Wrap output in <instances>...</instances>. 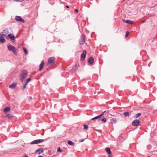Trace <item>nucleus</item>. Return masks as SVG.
<instances>
[{
  "label": "nucleus",
  "mask_w": 157,
  "mask_h": 157,
  "mask_svg": "<svg viewBox=\"0 0 157 157\" xmlns=\"http://www.w3.org/2000/svg\"><path fill=\"white\" fill-rule=\"evenodd\" d=\"M145 22V21H142V22Z\"/></svg>",
  "instance_id": "de8ad7c7"
},
{
  "label": "nucleus",
  "mask_w": 157,
  "mask_h": 157,
  "mask_svg": "<svg viewBox=\"0 0 157 157\" xmlns=\"http://www.w3.org/2000/svg\"><path fill=\"white\" fill-rule=\"evenodd\" d=\"M83 126H84V128L85 130H87L88 128V126L86 124H84Z\"/></svg>",
  "instance_id": "bb28decb"
},
{
  "label": "nucleus",
  "mask_w": 157,
  "mask_h": 157,
  "mask_svg": "<svg viewBox=\"0 0 157 157\" xmlns=\"http://www.w3.org/2000/svg\"><path fill=\"white\" fill-rule=\"evenodd\" d=\"M68 144L71 146H73L74 145V143L72 141L69 140L67 142Z\"/></svg>",
  "instance_id": "a211bd4d"
},
{
  "label": "nucleus",
  "mask_w": 157,
  "mask_h": 157,
  "mask_svg": "<svg viewBox=\"0 0 157 157\" xmlns=\"http://www.w3.org/2000/svg\"><path fill=\"white\" fill-rule=\"evenodd\" d=\"M23 1V0L22 1Z\"/></svg>",
  "instance_id": "49530a36"
},
{
  "label": "nucleus",
  "mask_w": 157,
  "mask_h": 157,
  "mask_svg": "<svg viewBox=\"0 0 157 157\" xmlns=\"http://www.w3.org/2000/svg\"><path fill=\"white\" fill-rule=\"evenodd\" d=\"M123 114L125 116H128L129 115V113L128 112H125Z\"/></svg>",
  "instance_id": "b1692460"
},
{
  "label": "nucleus",
  "mask_w": 157,
  "mask_h": 157,
  "mask_svg": "<svg viewBox=\"0 0 157 157\" xmlns=\"http://www.w3.org/2000/svg\"><path fill=\"white\" fill-rule=\"evenodd\" d=\"M101 120L104 122H106V119L105 118H103Z\"/></svg>",
  "instance_id": "7c9ffc66"
},
{
  "label": "nucleus",
  "mask_w": 157,
  "mask_h": 157,
  "mask_svg": "<svg viewBox=\"0 0 157 157\" xmlns=\"http://www.w3.org/2000/svg\"><path fill=\"white\" fill-rule=\"evenodd\" d=\"M23 49L25 53V54L26 55L28 54V50L26 48L23 47Z\"/></svg>",
  "instance_id": "5701e85b"
},
{
  "label": "nucleus",
  "mask_w": 157,
  "mask_h": 157,
  "mask_svg": "<svg viewBox=\"0 0 157 157\" xmlns=\"http://www.w3.org/2000/svg\"><path fill=\"white\" fill-rule=\"evenodd\" d=\"M31 80V79L30 78H29L27 80V82H29Z\"/></svg>",
  "instance_id": "f704fd0d"
},
{
  "label": "nucleus",
  "mask_w": 157,
  "mask_h": 157,
  "mask_svg": "<svg viewBox=\"0 0 157 157\" xmlns=\"http://www.w3.org/2000/svg\"><path fill=\"white\" fill-rule=\"evenodd\" d=\"M117 119L115 118H113L111 120V122L112 123H115L117 122Z\"/></svg>",
  "instance_id": "aec40b11"
},
{
  "label": "nucleus",
  "mask_w": 157,
  "mask_h": 157,
  "mask_svg": "<svg viewBox=\"0 0 157 157\" xmlns=\"http://www.w3.org/2000/svg\"><path fill=\"white\" fill-rule=\"evenodd\" d=\"M43 152V151L42 149H39L37 150L36 151V153L38 155H40Z\"/></svg>",
  "instance_id": "9b49d317"
},
{
  "label": "nucleus",
  "mask_w": 157,
  "mask_h": 157,
  "mask_svg": "<svg viewBox=\"0 0 157 157\" xmlns=\"http://www.w3.org/2000/svg\"><path fill=\"white\" fill-rule=\"evenodd\" d=\"M147 147L148 150H150L151 148V145H148Z\"/></svg>",
  "instance_id": "c85d7f7f"
},
{
  "label": "nucleus",
  "mask_w": 157,
  "mask_h": 157,
  "mask_svg": "<svg viewBox=\"0 0 157 157\" xmlns=\"http://www.w3.org/2000/svg\"><path fill=\"white\" fill-rule=\"evenodd\" d=\"M24 157H28V156L27 155H25Z\"/></svg>",
  "instance_id": "c03bdc74"
},
{
  "label": "nucleus",
  "mask_w": 157,
  "mask_h": 157,
  "mask_svg": "<svg viewBox=\"0 0 157 157\" xmlns=\"http://www.w3.org/2000/svg\"><path fill=\"white\" fill-rule=\"evenodd\" d=\"M105 112H106V111H105L104 112H103L102 113H103V114H104V113H105Z\"/></svg>",
  "instance_id": "37998d69"
},
{
  "label": "nucleus",
  "mask_w": 157,
  "mask_h": 157,
  "mask_svg": "<svg viewBox=\"0 0 157 157\" xmlns=\"http://www.w3.org/2000/svg\"><path fill=\"white\" fill-rule=\"evenodd\" d=\"M108 157H112V156L111 154L109 155L108 156Z\"/></svg>",
  "instance_id": "58836bf2"
},
{
  "label": "nucleus",
  "mask_w": 157,
  "mask_h": 157,
  "mask_svg": "<svg viewBox=\"0 0 157 157\" xmlns=\"http://www.w3.org/2000/svg\"><path fill=\"white\" fill-rule=\"evenodd\" d=\"M28 82H27V81H26V82L25 83V84L26 85H27V84H28Z\"/></svg>",
  "instance_id": "ea45409f"
},
{
  "label": "nucleus",
  "mask_w": 157,
  "mask_h": 157,
  "mask_svg": "<svg viewBox=\"0 0 157 157\" xmlns=\"http://www.w3.org/2000/svg\"><path fill=\"white\" fill-rule=\"evenodd\" d=\"M66 7L67 8H69V6H66Z\"/></svg>",
  "instance_id": "79ce46f5"
},
{
  "label": "nucleus",
  "mask_w": 157,
  "mask_h": 157,
  "mask_svg": "<svg viewBox=\"0 0 157 157\" xmlns=\"http://www.w3.org/2000/svg\"><path fill=\"white\" fill-rule=\"evenodd\" d=\"M16 86V84L15 83H13L11 85H10L9 86V87L11 88H14Z\"/></svg>",
  "instance_id": "4468645a"
},
{
  "label": "nucleus",
  "mask_w": 157,
  "mask_h": 157,
  "mask_svg": "<svg viewBox=\"0 0 157 157\" xmlns=\"http://www.w3.org/2000/svg\"><path fill=\"white\" fill-rule=\"evenodd\" d=\"M123 21L125 22V23H127V24H132L133 23V22L132 21H131L130 20H124Z\"/></svg>",
  "instance_id": "2eb2a0df"
},
{
  "label": "nucleus",
  "mask_w": 157,
  "mask_h": 157,
  "mask_svg": "<svg viewBox=\"0 0 157 157\" xmlns=\"http://www.w3.org/2000/svg\"><path fill=\"white\" fill-rule=\"evenodd\" d=\"M4 34L5 33H7V34L9 33V32H8V30L7 29H5L3 31V32Z\"/></svg>",
  "instance_id": "c756f323"
},
{
  "label": "nucleus",
  "mask_w": 157,
  "mask_h": 157,
  "mask_svg": "<svg viewBox=\"0 0 157 157\" xmlns=\"http://www.w3.org/2000/svg\"><path fill=\"white\" fill-rule=\"evenodd\" d=\"M44 141V140L43 139L36 140L32 141L30 144H37L43 142Z\"/></svg>",
  "instance_id": "7ed1b4c3"
},
{
  "label": "nucleus",
  "mask_w": 157,
  "mask_h": 157,
  "mask_svg": "<svg viewBox=\"0 0 157 157\" xmlns=\"http://www.w3.org/2000/svg\"><path fill=\"white\" fill-rule=\"evenodd\" d=\"M9 37L12 40H13L15 39V37L11 33L8 34Z\"/></svg>",
  "instance_id": "f8f14e48"
},
{
  "label": "nucleus",
  "mask_w": 157,
  "mask_h": 157,
  "mask_svg": "<svg viewBox=\"0 0 157 157\" xmlns=\"http://www.w3.org/2000/svg\"><path fill=\"white\" fill-rule=\"evenodd\" d=\"M103 115H104L103 113H101V114L100 115H98V117H99V118H100V120H101V116H102Z\"/></svg>",
  "instance_id": "72a5a7b5"
},
{
  "label": "nucleus",
  "mask_w": 157,
  "mask_h": 157,
  "mask_svg": "<svg viewBox=\"0 0 157 157\" xmlns=\"http://www.w3.org/2000/svg\"><path fill=\"white\" fill-rule=\"evenodd\" d=\"M0 42L3 43L5 42V39L3 37H0Z\"/></svg>",
  "instance_id": "dca6fc26"
},
{
  "label": "nucleus",
  "mask_w": 157,
  "mask_h": 157,
  "mask_svg": "<svg viewBox=\"0 0 157 157\" xmlns=\"http://www.w3.org/2000/svg\"><path fill=\"white\" fill-rule=\"evenodd\" d=\"M105 151L109 155L111 154V152L110 151V149L109 147H106L105 148Z\"/></svg>",
  "instance_id": "ddd939ff"
},
{
  "label": "nucleus",
  "mask_w": 157,
  "mask_h": 157,
  "mask_svg": "<svg viewBox=\"0 0 157 157\" xmlns=\"http://www.w3.org/2000/svg\"><path fill=\"white\" fill-rule=\"evenodd\" d=\"M13 52L15 55H17V52L16 51V48H15V49H14V50L13 51Z\"/></svg>",
  "instance_id": "cd10ccee"
},
{
  "label": "nucleus",
  "mask_w": 157,
  "mask_h": 157,
  "mask_svg": "<svg viewBox=\"0 0 157 157\" xmlns=\"http://www.w3.org/2000/svg\"><path fill=\"white\" fill-rule=\"evenodd\" d=\"M10 108L9 107H7L4 109V111L5 112H6L8 111H10Z\"/></svg>",
  "instance_id": "412c9836"
},
{
  "label": "nucleus",
  "mask_w": 157,
  "mask_h": 157,
  "mask_svg": "<svg viewBox=\"0 0 157 157\" xmlns=\"http://www.w3.org/2000/svg\"><path fill=\"white\" fill-rule=\"evenodd\" d=\"M141 124L140 122L138 120H134L132 122V125L134 126H139Z\"/></svg>",
  "instance_id": "20e7f679"
},
{
  "label": "nucleus",
  "mask_w": 157,
  "mask_h": 157,
  "mask_svg": "<svg viewBox=\"0 0 157 157\" xmlns=\"http://www.w3.org/2000/svg\"><path fill=\"white\" fill-rule=\"evenodd\" d=\"M141 115V113H138L135 116V117L136 118H138L139 116H140Z\"/></svg>",
  "instance_id": "393cba45"
},
{
  "label": "nucleus",
  "mask_w": 157,
  "mask_h": 157,
  "mask_svg": "<svg viewBox=\"0 0 157 157\" xmlns=\"http://www.w3.org/2000/svg\"><path fill=\"white\" fill-rule=\"evenodd\" d=\"M94 62V59L92 57H90L88 59L89 63L91 64L92 65Z\"/></svg>",
  "instance_id": "9d476101"
},
{
  "label": "nucleus",
  "mask_w": 157,
  "mask_h": 157,
  "mask_svg": "<svg viewBox=\"0 0 157 157\" xmlns=\"http://www.w3.org/2000/svg\"><path fill=\"white\" fill-rule=\"evenodd\" d=\"M81 40H80L79 42L80 45H82L85 41V35L82 34L81 36Z\"/></svg>",
  "instance_id": "39448f33"
},
{
  "label": "nucleus",
  "mask_w": 157,
  "mask_h": 157,
  "mask_svg": "<svg viewBox=\"0 0 157 157\" xmlns=\"http://www.w3.org/2000/svg\"><path fill=\"white\" fill-rule=\"evenodd\" d=\"M7 47L9 50L10 51H12L13 52L15 48L14 46H12L11 44L8 45Z\"/></svg>",
  "instance_id": "6e6552de"
},
{
  "label": "nucleus",
  "mask_w": 157,
  "mask_h": 157,
  "mask_svg": "<svg viewBox=\"0 0 157 157\" xmlns=\"http://www.w3.org/2000/svg\"><path fill=\"white\" fill-rule=\"evenodd\" d=\"M148 157H150V156H149Z\"/></svg>",
  "instance_id": "8fccbe9b"
},
{
  "label": "nucleus",
  "mask_w": 157,
  "mask_h": 157,
  "mask_svg": "<svg viewBox=\"0 0 157 157\" xmlns=\"http://www.w3.org/2000/svg\"><path fill=\"white\" fill-rule=\"evenodd\" d=\"M75 12L76 13H78V10L76 9L75 10Z\"/></svg>",
  "instance_id": "4c0bfd02"
},
{
  "label": "nucleus",
  "mask_w": 157,
  "mask_h": 157,
  "mask_svg": "<svg viewBox=\"0 0 157 157\" xmlns=\"http://www.w3.org/2000/svg\"><path fill=\"white\" fill-rule=\"evenodd\" d=\"M77 65L76 64L74 66V67L72 69L74 70V71H76L77 69Z\"/></svg>",
  "instance_id": "a878e982"
},
{
  "label": "nucleus",
  "mask_w": 157,
  "mask_h": 157,
  "mask_svg": "<svg viewBox=\"0 0 157 157\" xmlns=\"http://www.w3.org/2000/svg\"><path fill=\"white\" fill-rule=\"evenodd\" d=\"M26 85H25V84H24V86H23V89H24L26 87Z\"/></svg>",
  "instance_id": "c9c22d12"
},
{
  "label": "nucleus",
  "mask_w": 157,
  "mask_h": 157,
  "mask_svg": "<svg viewBox=\"0 0 157 157\" xmlns=\"http://www.w3.org/2000/svg\"><path fill=\"white\" fill-rule=\"evenodd\" d=\"M86 52L85 51H84L81 55V59L82 60H84L86 58Z\"/></svg>",
  "instance_id": "0eeeda50"
},
{
  "label": "nucleus",
  "mask_w": 157,
  "mask_h": 157,
  "mask_svg": "<svg viewBox=\"0 0 157 157\" xmlns=\"http://www.w3.org/2000/svg\"><path fill=\"white\" fill-rule=\"evenodd\" d=\"M38 157H43L42 156H39Z\"/></svg>",
  "instance_id": "a18cd8bd"
},
{
  "label": "nucleus",
  "mask_w": 157,
  "mask_h": 157,
  "mask_svg": "<svg viewBox=\"0 0 157 157\" xmlns=\"http://www.w3.org/2000/svg\"><path fill=\"white\" fill-rule=\"evenodd\" d=\"M15 19L16 21L22 23H24L25 22V20L20 16H16L15 17Z\"/></svg>",
  "instance_id": "423d86ee"
},
{
  "label": "nucleus",
  "mask_w": 157,
  "mask_h": 157,
  "mask_svg": "<svg viewBox=\"0 0 157 157\" xmlns=\"http://www.w3.org/2000/svg\"><path fill=\"white\" fill-rule=\"evenodd\" d=\"M98 119V121H99L100 120V118H99V117L98 116L96 117H94L92 118L91 119V120H95V119Z\"/></svg>",
  "instance_id": "4be33fe9"
},
{
  "label": "nucleus",
  "mask_w": 157,
  "mask_h": 157,
  "mask_svg": "<svg viewBox=\"0 0 157 157\" xmlns=\"http://www.w3.org/2000/svg\"><path fill=\"white\" fill-rule=\"evenodd\" d=\"M57 151H59V152H62L63 151L59 147L57 149Z\"/></svg>",
  "instance_id": "473e14b6"
},
{
  "label": "nucleus",
  "mask_w": 157,
  "mask_h": 157,
  "mask_svg": "<svg viewBox=\"0 0 157 157\" xmlns=\"http://www.w3.org/2000/svg\"><path fill=\"white\" fill-rule=\"evenodd\" d=\"M129 35V32L128 31H127L126 32V33L125 34V37H127Z\"/></svg>",
  "instance_id": "2f4dec72"
},
{
  "label": "nucleus",
  "mask_w": 157,
  "mask_h": 157,
  "mask_svg": "<svg viewBox=\"0 0 157 157\" xmlns=\"http://www.w3.org/2000/svg\"><path fill=\"white\" fill-rule=\"evenodd\" d=\"M96 1L97 3L98 2V1Z\"/></svg>",
  "instance_id": "09e8293b"
},
{
  "label": "nucleus",
  "mask_w": 157,
  "mask_h": 157,
  "mask_svg": "<svg viewBox=\"0 0 157 157\" xmlns=\"http://www.w3.org/2000/svg\"><path fill=\"white\" fill-rule=\"evenodd\" d=\"M44 65V60H43L41 62L39 66V70L40 71H41V70L43 69Z\"/></svg>",
  "instance_id": "1a4fd4ad"
},
{
  "label": "nucleus",
  "mask_w": 157,
  "mask_h": 157,
  "mask_svg": "<svg viewBox=\"0 0 157 157\" xmlns=\"http://www.w3.org/2000/svg\"><path fill=\"white\" fill-rule=\"evenodd\" d=\"M7 34V33H5L4 34L3 32H1L0 33V37H3L4 36H6Z\"/></svg>",
  "instance_id": "f3484780"
},
{
  "label": "nucleus",
  "mask_w": 157,
  "mask_h": 157,
  "mask_svg": "<svg viewBox=\"0 0 157 157\" xmlns=\"http://www.w3.org/2000/svg\"><path fill=\"white\" fill-rule=\"evenodd\" d=\"M28 82H27V81H26V82L25 83V84L26 85H27V84H28Z\"/></svg>",
  "instance_id": "a19ab883"
},
{
  "label": "nucleus",
  "mask_w": 157,
  "mask_h": 157,
  "mask_svg": "<svg viewBox=\"0 0 157 157\" xmlns=\"http://www.w3.org/2000/svg\"><path fill=\"white\" fill-rule=\"evenodd\" d=\"M85 139H81L80 140V141L81 142H82Z\"/></svg>",
  "instance_id": "e433bc0d"
},
{
  "label": "nucleus",
  "mask_w": 157,
  "mask_h": 157,
  "mask_svg": "<svg viewBox=\"0 0 157 157\" xmlns=\"http://www.w3.org/2000/svg\"><path fill=\"white\" fill-rule=\"evenodd\" d=\"M12 117V116L11 114H8L5 117L8 119H10Z\"/></svg>",
  "instance_id": "6ab92c4d"
},
{
  "label": "nucleus",
  "mask_w": 157,
  "mask_h": 157,
  "mask_svg": "<svg viewBox=\"0 0 157 157\" xmlns=\"http://www.w3.org/2000/svg\"><path fill=\"white\" fill-rule=\"evenodd\" d=\"M27 75V72L26 70H23L20 75V79L21 80L23 81L25 78L26 77Z\"/></svg>",
  "instance_id": "f257e3e1"
},
{
  "label": "nucleus",
  "mask_w": 157,
  "mask_h": 157,
  "mask_svg": "<svg viewBox=\"0 0 157 157\" xmlns=\"http://www.w3.org/2000/svg\"><path fill=\"white\" fill-rule=\"evenodd\" d=\"M55 59L54 57H51L48 59L47 65H53L55 63Z\"/></svg>",
  "instance_id": "f03ea898"
}]
</instances>
